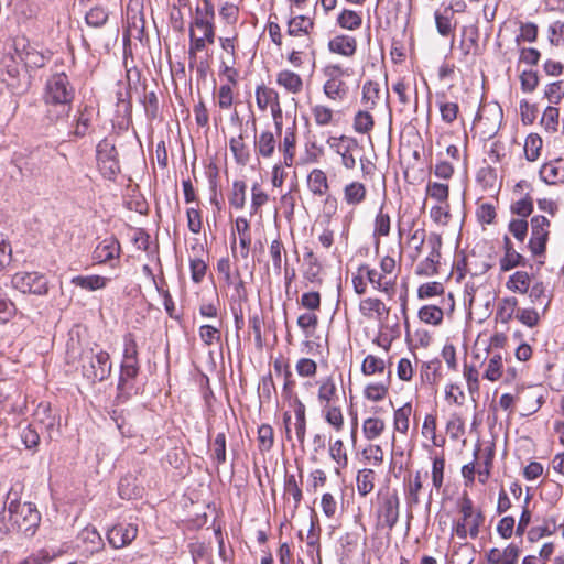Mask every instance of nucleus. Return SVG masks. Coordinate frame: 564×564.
Masks as SVG:
<instances>
[{"instance_id": "f257e3e1", "label": "nucleus", "mask_w": 564, "mask_h": 564, "mask_svg": "<svg viewBox=\"0 0 564 564\" xmlns=\"http://www.w3.org/2000/svg\"><path fill=\"white\" fill-rule=\"evenodd\" d=\"M75 89L68 76L64 73L53 74L45 84L44 101L47 106L46 118L52 123H58L69 116Z\"/></svg>"}, {"instance_id": "f03ea898", "label": "nucleus", "mask_w": 564, "mask_h": 564, "mask_svg": "<svg viewBox=\"0 0 564 564\" xmlns=\"http://www.w3.org/2000/svg\"><path fill=\"white\" fill-rule=\"evenodd\" d=\"M9 516L13 519V531L25 538H32L36 533L41 514L35 505L12 500L9 503Z\"/></svg>"}, {"instance_id": "7ed1b4c3", "label": "nucleus", "mask_w": 564, "mask_h": 564, "mask_svg": "<svg viewBox=\"0 0 564 564\" xmlns=\"http://www.w3.org/2000/svg\"><path fill=\"white\" fill-rule=\"evenodd\" d=\"M80 362L83 376L93 383L106 380L112 370L110 355L102 349L89 348L84 350Z\"/></svg>"}, {"instance_id": "20e7f679", "label": "nucleus", "mask_w": 564, "mask_h": 564, "mask_svg": "<svg viewBox=\"0 0 564 564\" xmlns=\"http://www.w3.org/2000/svg\"><path fill=\"white\" fill-rule=\"evenodd\" d=\"M459 512L462 518L453 527V532L460 540H466L468 535L471 539H476L485 521L484 513L480 510H474V503L468 496L462 498Z\"/></svg>"}, {"instance_id": "39448f33", "label": "nucleus", "mask_w": 564, "mask_h": 564, "mask_svg": "<svg viewBox=\"0 0 564 564\" xmlns=\"http://www.w3.org/2000/svg\"><path fill=\"white\" fill-rule=\"evenodd\" d=\"M11 285L23 294L44 296L48 293L50 282L46 274L37 271H20L12 275Z\"/></svg>"}, {"instance_id": "423d86ee", "label": "nucleus", "mask_w": 564, "mask_h": 564, "mask_svg": "<svg viewBox=\"0 0 564 564\" xmlns=\"http://www.w3.org/2000/svg\"><path fill=\"white\" fill-rule=\"evenodd\" d=\"M12 47L18 57L30 68H42L51 58L50 52L39 51L24 35L14 36Z\"/></svg>"}, {"instance_id": "0eeeda50", "label": "nucleus", "mask_w": 564, "mask_h": 564, "mask_svg": "<svg viewBox=\"0 0 564 564\" xmlns=\"http://www.w3.org/2000/svg\"><path fill=\"white\" fill-rule=\"evenodd\" d=\"M96 152L100 173L105 178L113 180L120 172L118 152L115 144L108 139H104L97 144Z\"/></svg>"}, {"instance_id": "6e6552de", "label": "nucleus", "mask_w": 564, "mask_h": 564, "mask_svg": "<svg viewBox=\"0 0 564 564\" xmlns=\"http://www.w3.org/2000/svg\"><path fill=\"white\" fill-rule=\"evenodd\" d=\"M550 220L542 215L531 218V237L528 248L534 257L544 256L549 240Z\"/></svg>"}, {"instance_id": "1a4fd4ad", "label": "nucleus", "mask_w": 564, "mask_h": 564, "mask_svg": "<svg viewBox=\"0 0 564 564\" xmlns=\"http://www.w3.org/2000/svg\"><path fill=\"white\" fill-rule=\"evenodd\" d=\"M327 144L341 156V163L346 169H355L357 154L361 151V148L355 138L346 135H341L339 138L329 137L327 139Z\"/></svg>"}, {"instance_id": "9d476101", "label": "nucleus", "mask_w": 564, "mask_h": 564, "mask_svg": "<svg viewBox=\"0 0 564 564\" xmlns=\"http://www.w3.org/2000/svg\"><path fill=\"white\" fill-rule=\"evenodd\" d=\"M400 499L395 490L381 494L377 509L378 519L382 525L392 530L399 520Z\"/></svg>"}, {"instance_id": "9b49d317", "label": "nucleus", "mask_w": 564, "mask_h": 564, "mask_svg": "<svg viewBox=\"0 0 564 564\" xmlns=\"http://www.w3.org/2000/svg\"><path fill=\"white\" fill-rule=\"evenodd\" d=\"M138 535V527L134 523H117L107 532L108 543L113 549L129 545Z\"/></svg>"}, {"instance_id": "f8f14e48", "label": "nucleus", "mask_w": 564, "mask_h": 564, "mask_svg": "<svg viewBox=\"0 0 564 564\" xmlns=\"http://www.w3.org/2000/svg\"><path fill=\"white\" fill-rule=\"evenodd\" d=\"M140 372L139 359H122L120 365V376L118 381L119 397L126 391L133 388V381L137 379Z\"/></svg>"}, {"instance_id": "ddd939ff", "label": "nucleus", "mask_w": 564, "mask_h": 564, "mask_svg": "<svg viewBox=\"0 0 564 564\" xmlns=\"http://www.w3.org/2000/svg\"><path fill=\"white\" fill-rule=\"evenodd\" d=\"M0 80L11 90L18 91L20 85V67L11 56H4L0 64Z\"/></svg>"}, {"instance_id": "4468645a", "label": "nucleus", "mask_w": 564, "mask_h": 564, "mask_svg": "<svg viewBox=\"0 0 564 564\" xmlns=\"http://www.w3.org/2000/svg\"><path fill=\"white\" fill-rule=\"evenodd\" d=\"M121 247L116 237L110 236L100 241L94 252L93 258L98 263H105L120 257Z\"/></svg>"}, {"instance_id": "2eb2a0df", "label": "nucleus", "mask_w": 564, "mask_h": 564, "mask_svg": "<svg viewBox=\"0 0 564 564\" xmlns=\"http://www.w3.org/2000/svg\"><path fill=\"white\" fill-rule=\"evenodd\" d=\"M503 257L499 260L501 271H510L513 268L527 264L525 258L513 248L512 241L508 236L503 237Z\"/></svg>"}, {"instance_id": "dca6fc26", "label": "nucleus", "mask_w": 564, "mask_h": 564, "mask_svg": "<svg viewBox=\"0 0 564 564\" xmlns=\"http://www.w3.org/2000/svg\"><path fill=\"white\" fill-rule=\"evenodd\" d=\"M279 150L283 154V164L291 167L294 163L296 150V124L293 121L292 127H288L284 131L283 139L279 144Z\"/></svg>"}, {"instance_id": "f3484780", "label": "nucleus", "mask_w": 564, "mask_h": 564, "mask_svg": "<svg viewBox=\"0 0 564 564\" xmlns=\"http://www.w3.org/2000/svg\"><path fill=\"white\" fill-rule=\"evenodd\" d=\"M540 176L547 184L564 182V159L558 158L543 164L540 170Z\"/></svg>"}, {"instance_id": "a211bd4d", "label": "nucleus", "mask_w": 564, "mask_h": 564, "mask_svg": "<svg viewBox=\"0 0 564 564\" xmlns=\"http://www.w3.org/2000/svg\"><path fill=\"white\" fill-rule=\"evenodd\" d=\"M78 541L83 543V552L89 555L100 551L104 547V541L95 528L87 527L78 535Z\"/></svg>"}, {"instance_id": "6ab92c4d", "label": "nucleus", "mask_w": 564, "mask_h": 564, "mask_svg": "<svg viewBox=\"0 0 564 564\" xmlns=\"http://www.w3.org/2000/svg\"><path fill=\"white\" fill-rule=\"evenodd\" d=\"M328 50L346 57L355 55L357 50V41L354 36L337 35L328 42Z\"/></svg>"}, {"instance_id": "aec40b11", "label": "nucleus", "mask_w": 564, "mask_h": 564, "mask_svg": "<svg viewBox=\"0 0 564 564\" xmlns=\"http://www.w3.org/2000/svg\"><path fill=\"white\" fill-rule=\"evenodd\" d=\"M276 147L274 134L271 131H262L254 139V149L259 156L269 159L273 155Z\"/></svg>"}, {"instance_id": "412c9836", "label": "nucleus", "mask_w": 564, "mask_h": 564, "mask_svg": "<svg viewBox=\"0 0 564 564\" xmlns=\"http://www.w3.org/2000/svg\"><path fill=\"white\" fill-rule=\"evenodd\" d=\"M517 306L518 300L514 296L499 300L496 311V319L502 324H508L513 316H516V312L518 311Z\"/></svg>"}, {"instance_id": "4be33fe9", "label": "nucleus", "mask_w": 564, "mask_h": 564, "mask_svg": "<svg viewBox=\"0 0 564 564\" xmlns=\"http://www.w3.org/2000/svg\"><path fill=\"white\" fill-rule=\"evenodd\" d=\"M276 83L291 94H299L303 88V80L300 75L288 69L278 73Z\"/></svg>"}, {"instance_id": "5701e85b", "label": "nucleus", "mask_w": 564, "mask_h": 564, "mask_svg": "<svg viewBox=\"0 0 564 564\" xmlns=\"http://www.w3.org/2000/svg\"><path fill=\"white\" fill-rule=\"evenodd\" d=\"M236 231L239 234V246L240 253L243 259H247L249 256L250 245H251V235H250V225L249 221L245 217H238L236 219Z\"/></svg>"}, {"instance_id": "b1692460", "label": "nucleus", "mask_w": 564, "mask_h": 564, "mask_svg": "<svg viewBox=\"0 0 564 564\" xmlns=\"http://www.w3.org/2000/svg\"><path fill=\"white\" fill-rule=\"evenodd\" d=\"M359 311L365 317H372L376 314L378 317L382 315H387L389 313V308L384 305V303L380 299L367 297L362 300L359 304Z\"/></svg>"}, {"instance_id": "393cba45", "label": "nucleus", "mask_w": 564, "mask_h": 564, "mask_svg": "<svg viewBox=\"0 0 564 564\" xmlns=\"http://www.w3.org/2000/svg\"><path fill=\"white\" fill-rule=\"evenodd\" d=\"M329 456L335 462V473L340 475L341 469L348 466V455L341 440L329 443Z\"/></svg>"}, {"instance_id": "a878e982", "label": "nucleus", "mask_w": 564, "mask_h": 564, "mask_svg": "<svg viewBox=\"0 0 564 564\" xmlns=\"http://www.w3.org/2000/svg\"><path fill=\"white\" fill-rule=\"evenodd\" d=\"M109 279L101 275H77L72 279L75 286L87 291H96L106 288Z\"/></svg>"}, {"instance_id": "bb28decb", "label": "nucleus", "mask_w": 564, "mask_h": 564, "mask_svg": "<svg viewBox=\"0 0 564 564\" xmlns=\"http://www.w3.org/2000/svg\"><path fill=\"white\" fill-rule=\"evenodd\" d=\"M324 94L332 100H344L348 94V86L343 79H327L323 86Z\"/></svg>"}, {"instance_id": "cd10ccee", "label": "nucleus", "mask_w": 564, "mask_h": 564, "mask_svg": "<svg viewBox=\"0 0 564 564\" xmlns=\"http://www.w3.org/2000/svg\"><path fill=\"white\" fill-rule=\"evenodd\" d=\"M210 457L217 466L226 462V433L224 431L216 434L213 441H209Z\"/></svg>"}, {"instance_id": "c85d7f7f", "label": "nucleus", "mask_w": 564, "mask_h": 564, "mask_svg": "<svg viewBox=\"0 0 564 564\" xmlns=\"http://www.w3.org/2000/svg\"><path fill=\"white\" fill-rule=\"evenodd\" d=\"M313 26L314 22L312 19L305 15H296L288 22V34L291 36L308 34Z\"/></svg>"}, {"instance_id": "c756f323", "label": "nucleus", "mask_w": 564, "mask_h": 564, "mask_svg": "<svg viewBox=\"0 0 564 564\" xmlns=\"http://www.w3.org/2000/svg\"><path fill=\"white\" fill-rule=\"evenodd\" d=\"M307 185L310 191L315 195H324L328 191V183L326 174L319 170H313L307 177Z\"/></svg>"}, {"instance_id": "7c9ffc66", "label": "nucleus", "mask_w": 564, "mask_h": 564, "mask_svg": "<svg viewBox=\"0 0 564 564\" xmlns=\"http://www.w3.org/2000/svg\"><path fill=\"white\" fill-rule=\"evenodd\" d=\"M366 187L362 183L351 182L344 188V198L348 205H358L366 198Z\"/></svg>"}, {"instance_id": "2f4dec72", "label": "nucleus", "mask_w": 564, "mask_h": 564, "mask_svg": "<svg viewBox=\"0 0 564 564\" xmlns=\"http://www.w3.org/2000/svg\"><path fill=\"white\" fill-rule=\"evenodd\" d=\"M390 376L391 371L388 370L384 381L378 383H369L365 388V397L371 401H380L384 399L390 386Z\"/></svg>"}, {"instance_id": "473e14b6", "label": "nucleus", "mask_w": 564, "mask_h": 564, "mask_svg": "<svg viewBox=\"0 0 564 564\" xmlns=\"http://www.w3.org/2000/svg\"><path fill=\"white\" fill-rule=\"evenodd\" d=\"M506 286L512 292L525 294L530 289V275L525 271H517L509 276Z\"/></svg>"}, {"instance_id": "72a5a7b5", "label": "nucleus", "mask_w": 564, "mask_h": 564, "mask_svg": "<svg viewBox=\"0 0 564 564\" xmlns=\"http://www.w3.org/2000/svg\"><path fill=\"white\" fill-rule=\"evenodd\" d=\"M269 254L272 260L273 270L279 275L282 270L283 257L286 259V250L279 236L272 240L269 247Z\"/></svg>"}, {"instance_id": "f704fd0d", "label": "nucleus", "mask_w": 564, "mask_h": 564, "mask_svg": "<svg viewBox=\"0 0 564 564\" xmlns=\"http://www.w3.org/2000/svg\"><path fill=\"white\" fill-rule=\"evenodd\" d=\"M229 148L238 164L246 165L250 161V153L247 145L245 144L242 134H239L236 138H231Z\"/></svg>"}, {"instance_id": "c9c22d12", "label": "nucleus", "mask_w": 564, "mask_h": 564, "mask_svg": "<svg viewBox=\"0 0 564 564\" xmlns=\"http://www.w3.org/2000/svg\"><path fill=\"white\" fill-rule=\"evenodd\" d=\"M118 491L123 499H135L141 497L143 489L134 484V478L128 475L120 479Z\"/></svg>"}, {"instance_id": "e433bc0d", "label": "nucleus", "mask_w": 564, "mask_h": 564, "mask_svg": "<svg viewBox=\"0 0 564 564\" xmlns=\"http://www.w3.org/2000/svg\"><path fill=\"white\" fill-rule=\"evenodd\" d=\"M443 317V310L436 305H424L419 310V318L425 324L440 325Z\"/></svg>"}, {"instance_id": "4c0bfd02", "label": "nucleus", "mask_w": 564, "mask_h": 564, "mask_svg": "<svg viewBox=\"0 0 564 564\" xmlns=\"http://www.w3.org/2000/svg\"><path fill=\"white\" fill-rule=\"evenodd\" d=\"M256 101L259 109L265 110L269 105L279 102V95L274 89L261 85L256 89Z\"/></svg>"}, {"instance_id": "58836bf2", "label": "nucleus", "mask_w": 564, "mask_h": 564, "mask_svg": "<svg viewBox=\"0 0 564 564\" xmlns=\"http://www.w3.org/2000/svg\"><path fill=\"white\" fill-rule=\"evenodd\" d=\"M386 429V423L379 417H368L364 421L362 432L368 441L379 437Z\"/></svg>"}, {"instance_id": "ea45409f", "label": "nucleus", "mask_w": 564, "mask_h": 564, "mask_svg": "<svg viewBox=\"0 0 564 564\" xmlns=\"http://www.w3.org/2000/svg\"><path fill=\"white\" fill-rule=\"evenodd\" d=\"M35 416L45 426L52 438L51 431L58 424V421L55 415H52L51 405L48 403L39 404Z\"/></svg>"}, {"instance_id": "a19ab883", "label": "nucleus", "mask_w": 564, "mask_h": 564, "mask_svg": "<svg viewBox=\"0 0 564 564\" xmlns=\"http://www.w3.org/2000/svg\"><path fill=\"white\" fill-rule=\"evenodd\" d=\"M542 144V138L538 133H531L527 137L524 143V154L528 161L534 162L538 160Z\"/></svg>"}, {"instance_id": "79ce46f5", "label": "nucleus", "mask_w": 564, "mask_h": 564, "mask_svg": "<svg viewBox=\"0 0 564 564\" xmlns=\"http://www.w3.org/2000/svg\"><path fill=\"white\" fill-rule=\"evenodd\" d=\"M411 412L412 406L410 403H405L403 406L394 411L393 425L395 431L402 434H406L409 430V417Z\"/></svg>"}, {"instance_id": "37998d69", "label": "nucleus", "mask_w": 564, "mask_h": 564, "mask_svg": "<svg viewBox=\"0 0 564 564\" xmlns=\"http://www.w3.org/2000/svg\"><path fill=\"white\" fill-rule=\"evenodd\" d=\"M375 471L372 469H362L357 475V490L360 496H367L373 489Z\"/></svg>"}, {"instance_id": "c03bdc74", "label": "nucleus", "mask_w": 564, "mask_h": 564, "mask_svg": "<svg viewBox=\"0 0 564 564\" xmlns=\"http://www.w3.org/2000/svg\"><path fill=\"white\" fill-rule=\"evenodd\" d=\"M247 185L243 181H235L232 183V191L229 195V204L236 209H242L246 203Z\"/></svg>"}, {"instance_id": "a18cd8bd", "label": "nucleus", "mask_w": 564, "mask_h": 564, "mask_svg": "<svg viewBox=\"0 0 564 564\" xmlns=\"http://www.w3.org/2000/svg\"><path fill=\"white\" fill-rule=\"evenodd\" d=\"M295 432L296 437L301 444L304 443L306 432L305 405L297 399L295 401Z\"/></svg>"}, {"instance_id": "49530a36", "label": "nucleus", "mask_w": 564, "mask_h": 564, "mask_svg": "<svg viewBox=\"0 0 564 564\" xmlns=\"http://www.w3.org/2000/svg\"><path fill=\"white\" fill-rule=\"evenodd\" d=\"M379 84L372 80H367L362 86V102L366 108L372 109L379 99Z\"/></svg>"}, {"instance_id": "de8ad7c7", "label": "nucleus", "mask_w": 564, "mask_h": 564, "mask_svg": "<svg viewBox=\"0 0 564 564\" xmlns=\"http://www.w3.org/2000/svg\"><path fill=\"white\" fill-rule=\"evenodd\" d=\"M361 371L366 376H371L376 373H384L386 364L384 360L376 357L373 355H368L361 365Z\"/></svg>"}, {"instance_id": "09e8293b", "label": "nucleus", "mask_w": 564, "mask_h": 564, "mask_svg": "<svg viewBox=\"0 0 564 564\" xmlns=\"http://www.w3.org/2000/svg\"><path fill=\"white\" fill-rule=\"evenodd\" d=\"M422 378L430 384H435L441 378V360L435 358L423 365Z\"/></svg>"}, {"instance_id": "8fccbe9b", "label": "nucleus", "mask_w": 564, "mask_h": 564, "mask_svg": "<svg viewBox=\"0 0 564 564\" xmlns=\"http://www.w3.org/2000/svg\"><path fill=\"white\" fill-rule=\"evenodd\" d=\"M442 99L445 98V95L442 94ZM441 118L446 123H453L457 119V115L459 112V107L456 102L438 100L437 101Z\"/></svg>"}, {"instance_id": "3c124183", "label": "nucleus", "mask_w": 564, "mask_h": 564, "mask_svg": "<svg viewBox=\"0 0 564 564\" xmlns=\"http://www.w3.org/2000/svg\"><path fill=\"white\" fill-rule=\"evenodd\" d=\"M87 25L100 28L108 21V11L100 6L91 8L85 15Z\"/></svg>"}, {"instance_id": "603ef678", "label": "nucleus", "mask_w": 564, "mask_h": 564, "mask_svg": "<svg viewBox=\"0 0 564 564\" xmlns=\"http://www.w3.org/2000/svg\"><path fill=\"white\" fill-rule=\"evenodd\" d=\"M391 219L389 214L383 212V205L380 207L379 213L375 219V237H387L390 234Z\"/></svg>"}, {"instance_id": "864d4df0", "label": "nucleus", "mask_w": 564, "mask_h": 564, "mask_svg": "<svg viewBox=\"0 0 564 564\" xmlns=\"http://www.w3.org/2000/svg\"><path fill=\"white\" fill-rule=\"evenodd\" d=\"M360 14L352 10H344L337 18V23L347 30H356L361 25Z\"/></svg>"}, {"instance_id": "5fc2aeb1", "label": "nucleus", "mask_w": 564, "mask_h": 564, "mask_svg": "<svg viewBox=\"0 0 564 564\" xmlns=\"http://www.w3.org/2000/svg\"><path fill=\"white\" fill-rule=\"evenodd\" d=\"M502 357L500 354H495L490 357L484 378L489 381H497L502 375Z\"/></svg>"}, {"instance_id": "6e6d98bb", "label": "nucleus", "mask_w": 564, "mask_h": 564, "mask_svg": "<svg viewBox=\"0 0 564 564\" xmlns=\"http://www.w3.org/2000/svg\"><path fill=\"white\" fill-rule=\"evenodd\" d=\"M259 449L269 452L274 443L273 429L269 424H262L258 429Z\"/></svg>"}, {"instance_id": "4d7b16f0", "label": "nucleus", "mask_w": 564, "mask_h": 564, "mask_svg": "<svg viewBox=\"0 0 564 564\" xmlns=\"http://www.w3.org/2000/svg\"><path fill=\"white\" fill-rule=\"evenodd\" d=\"M318 325V316L314 313H304L297 317V326L306 338L311 337Z\"/></svg>"}, {"instance_id": "13d9d810", "label": "nucleus", "mask_w": 564, "mask_h": 564, "mask_svg": "<svg viewBox=\"0 0 564 564\" xmlns=\"http://www.w3.org/2000/svg\"><path fill=\"white\" fill-rule=\"evenodd\" d=\"M375 124L372 116L368 111H358L354 118V128L359 133H368Z\"/></svg>"}, {"instance_id": "bf43d9fd", "label": "nucleus", "mask_w": 564, "mask_h": 564, "mask_svg": "<svg viewBox=\"0 0 564 564\" xmlns=\"http://www.w3.org/2000/svg\"><path fill=\"white\" fill-rule=\"evenodd\" d=\"M284 495L291 496L294 500V510L297 509L302 500V489L297 485L294 475H288L284 481Z\"/></svg>"}, {"instance_id": "052dcab7", "label": "nucleus", "mask_w": 564, "mask_h": 564, "mask_svg": "<svg viewBox=\"0 0 564 564\" xmlns=\"http://www.w3.org/2000/svg\"><path fill=\"white\" fill-rule=\"evenodd\" d=\"M510 209L512 214L520 216L522 219H527L533 212V199L527 194L523 198L513 203Z\"/></svg>"}, {"instance_id": "680f3d73", "label": "nucleus", "mask_w": 564, "mask_h": 564, "mask_svg": "<svg viewBox=\"0 0 564 564\" xmlns=\"http://www.w3.org/2000/svg\"><path fill=\"white\" fill-rule=\"evenodd\" d=\"M528 221L522 218H513L508 225L510 234L520 242H523L528 235Z\"/></svg>"}, {"instance_id": "e2e57ef3", "label": "nucleus", "mask_w": 564, "mask_h": 564, "mask_svg": "<svg viewBox=\"0 0 564 564\" xmlns=\"http://www.w3.org/2000/svg\"><path fill=\"white\" fill-rule=\"evenodd\" d=\"M443 292H444L443 284L441 282L433 281V282L424 283L419 286L417 297L421 300L430 299L433 296L441 295V294H443Z\"/></svg>"}, {"instance_id": "0e129e2a", "label": "nucleus", "mask_w": 564, "mask_h": 564, "mask_svg": "<svg viewBox=\"0 0 564 564\" xmlns=\"http://www.w3.org/2000/svg\"><path fill=\"white\" fill-rule=\"evenodd\" d=\"M445 458L444 456H436L432 464V482L436 489H440L444 479Z\"/></svg>"}, {"instance_id": "69168bd1", "label": "nucleus", "mask_w": 564, "mask_h": 564, "mask_svg": "<svg viewBox=\"0 0 564 564\" xmlns=\"http://www.w3.org/2000/svg\"><path fill=\"white\" fill-rule=\"evenodd\" d=\"M421 489V474L417 471L414 479L409 481V486L406 488V500L409 506H414L420 502L419 492Z\"/></svg>"}, {"instance_id": "338daca9", "label": "nucleus", "mask_w": 564, "mask_h": 564, "mask_svg": "<svg viewBox=\"0 0 564 564\" xmlns=\"http://www.w3.org/2000/svg\"><path fill=\"white\" fill-rule=\"evenodd\" d=\"M21 440L28 449H35L40 444L39 432L31 424L22 429Z\"/></svg>"}, {"instance_id": "774afa93", "label": "nucleus", "mask_w": 564, "mask_h": 564, "mask_svg": "<svg viewBox=\"0 0 564 564\" xmlns=\"http://www.w3.org/2000/svg\"><path fill=\"white\" fill-rule=\"evenodd\" d=\"M558 116L560 111L557 108L549 106L542 116L541 123L545 127L546 130L551 132H555L558 127Z\"/></svg>"}]
</instances>
